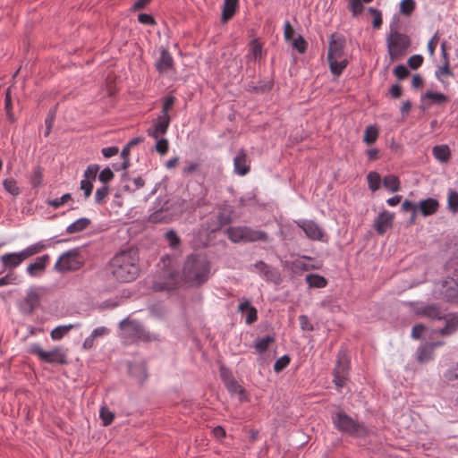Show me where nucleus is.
<instances>
[{"label": "nucleus", "instance_id": "obj_36", "mask_svg": "<svg viewBox=\"0 0 458 458\" xmlns=\"http://www.w3.org/2000/svg\"><path fill=\"white\" fill-rule=\"evenodd\" d=\"M175 97L173 95H167L162 98V109L158 115L171 118L169 114V111L172 109L174 104L175 103Z\"/></svg>", "mask_w": 458, "mask_h": 458}, {"label": "nucleus", "instance_id": "obj_49", "mask_svg": "<svg viewBox=\"0 0 458 458\" xmlns=\"http://www.w3.org/2000/svg\"><path fill=\"white\" fill-rule=\"evenodd\" d=\"M238 311L242 315H257V310L249 300H243L238 305Z\"/></svg>", "mask_w": 458, "mask_h": 458}, {"label": "nucleus", "instance_id": "obj_27", "mask_svg": "<svg viewBox=\"0 0 458 458\" xmlns=\"http://www.w3.org/2000/svg\"><path fill=\"white\" fill-rule=\"evenodd\" d=\"M91 224V221L88 217H81L77 220H75L73 223L69 225L65 232L69 234H73L77 233H81L84 230H86Z\"/></svg>", "mask_w": 458, "mask_h": 458}, {"label": "nucleus", "instance_id": "obj_35", "mask_svg": "<svg viewBox=\"0 0 458 458\" xmlns=\"http://www.w3.org/2000/svg\"><path fill=\"white\" fill-rule=\"evenodd\" d=\"M433 354L434 352L432 350V347H430L428 344H426L418 349L417 360L420 363L428 362L433 359Z\"/></svg>", "mask_w": 458, "mask_h": 458}, {"label": "nucleus", "instance_id": "obj_11", "mask_svg": "<svg viewBox=\"0 0 458 458\" xmlns=\"http://www.w3.org/2000/svg\"><path fill=\"white\" fill-rule=\"evenodd\" d=\"M171 123V118L158 115L152 120L151 127L148 128L146 132L148 136L153 139H158L166 134Z\"/></svg>", "mask_w": 458, "mask_h": 458}, {"label": "nucleus", "instance_id": "obj_19", "mask_svg": "<svg viewBox=\"0 0 458 458\" xmlns=\"http://www.w3.org/2000/svg\"><path fill=\"white\" fill-rule=\"evenodd\" d=\"M432 155L441 164L448 163L452 156L450 147L447 144L434 146Z\"/></svg>", "mask_w": 458, "mask_h": 458}, {"label": "nucleus", "instance_id": "obj_6", "mask_svg": "<svg viewBox=\"0 0 458 458\" xmlns=\"http://www.w3.org/2000/svg\"><path fill=\"white\" fill-rule=\"evenodd\" d=\"M28 352L37 355L41 361L46 363L58 365L68 363L66 354L60 347H55L51 351H44L38 344H32L30 345Z\"/></svg>", "mask_w": 458, "mask_h": 458}, {"label": "nucleus", "instance_id": "obj_15", "mask_svg": "<svg viewBox=\"0 0 458 458\" xmlns=\"http://www.w3.org/2000/svg\"><path fill=\"white\" fill-rule=\"evenodd\" d=\"M250 171V165L247 161V154L243 148L240 149L233 158V172L244 176Z\"/></svg>", "mask_w": 458, "mask_h": 458}, {"label": "nucleus", "instance_id": "obj_60", "mask_svg": "<svg viewBox=\"0 0 458 458\" xmlns=\"http://www.w3.org/2000/svg\"><path fill=\"white\" fill-rule=\"evenodd\" d=\"M369 12L373 15L372 25L374 29H379L382 25V13L378 9L369 7Z\"/></svg>", "mask_w": 458, "mask_h": 458}, {"label": "nucleus", "instance_id": "obj_42", "mask_svg": "<svg viewBox=\"0 0 458 458\" xmlns=\"http://www.w3.org/2000/svg\"><path fill=\"white\" fill-rule=\"evenodd\" d=\"M45 248H46V244H44L42 242H38L34 244L28 246L27 248L23 249L21 251L24 259H27L28 258L38 253Z\"/></svg>", "mask_w": 458, "mask_h": 458}, {"label": "nucleus", "instance_id": "obj_62", "mask_svg": "<svg viewBox=\"0 0 458 458\" xmlns=\"http://www.w3.org/2000/svg\"><path fill=\"white\" fill-rule=\"evenodd\" d=\"M290 357L288 355H284L283 357L279 358L274 365V370L276 373L281 372L284 370L290 363Z\"/></svg>", "mask_w": 458, "mask_h": 458}, {"label": "nucleus", "instance_id": "obj_57", "mask_svg": "<svg viewBox=\"0 0 458 458\" xmlns=\"http://www.w3.org/2000/svg\"><path fill=\"white\" fill-rule=\"evenodd\" d=\"M109 192V188L106 184H104L100 188L97 189L95 193V202L97 204H101L104 202L105 199L107 197Z\"/></svg>", "mask_w": 458, "mask_h": 458}, {"label": "nucleus", "instance_id": "obj_10", "mask_svg": "<svg viewBox=\"0 0 458 458\" xmlns=\"http://www.w3.org/2000/svg\"><path fill=\"white\" fill-rule=\"evenodd\" d=\"M297 225L301 228L306 235L311 241H323L325 232L323 228L315 221L309 219H301L296 221Z\"/></svg>", "mask_w": 458, "mask_h": 458}, {"label": "nucleus", "instance_id": "obj_29", "mask_svg": "<svg viewBox=\"0 0 458 458\" xmlns=\"http://www.w3.org/2000/svg\"><path fill=\"white\" fill-rule=\"evenodd\" d=\"M130 373L135 377L140 383L147 378V366L145 362L134 363L129 367Z\"/></svg>", "mask_w": 458, "mask_h": 458}, {"label": "nucleus", "instance_id": "obj_30", "mask_svg": "<svg viewBox=\"0 0 458 458\" xmlns=\"http://www.w3.org/2000/svg\"><path fill=\"white\" fill-rule=\"evenodd\" d=\"M305 281L310 288H324L327 285V280L323 276L318 274H309Z\"/></svg>", "mask_w": 458, "mask_h": 458}, {"label": "nucleus", "instance_id": "obj_12", "mask_svg": "<svg viewBox=\"0 0 458 458\" xmlns=\"http://www.w3.org/2000/svg\"><path fill=\"white\" fill-rule=\"evenodd\" d=\"M440 293L446 301L458 303V283L453 278L442 282Z\"/></svg>", "mask_w": 458, "mask_h": 458}, {"label": "nucleus", "instance_id": "obj_1", "mask_svg": "<svg viewBox=\"0 0 458 458\" xmlns=\"http://www.w3.org/2000/svg\"><path fill=\"white\" fill-rule=\"evenodd\" d=\"M108 270L120 283L134 281L140 274V256L136 248L117 252L108 262Z\"/></svg>", "mask_w": 458, "mask_h": 458}, {"label": "nucleus", "instance_id": "obj_33", "mask_svg": "<svg viewBox=\"0 0 458 458\" xmlns=\"http://www.w3.org/2000/svg\"><path fill=\"white\" fill-rule=\"evenodd\" d=\"M384 187L391 192H396L401 189V182L399 178L394 174L386 175L383 178Z\"/></svg>", "mask_w": 458, "mask_h": 458}, {"label": "nucleus", "instance_id": "obj_31", "mask_svg": "<svg viewBox=\"0 0 458 458\" xmlns=\"http://www.w3.org/2000/svg\"><path fill=\"white\" fill-rule=\"evenodd\" d=\"M244 226H231L226 230V235L233 242H245Z\"/></svg>", "mask_w": 458, "mask_h": 458}, {"label": "nucleus", "instance_id": "obj_14", "mask_svg": "<svg viewBox=\"0 0 458 458\" xmlns=\"http://www.w3.org/2000/svg\"><path fill=\"white\" fill-rule=\"evenodd\" d=\"M25 260L21 251L9 252L0 257V261L4 270H11L18 267Z\"/></svg>", "mask_w": 458, "mask_h": 458}, {"label": "nucleus", "instance_id": "obj_61", "mask_svg": "<svg viewBox=\"0 0 458 458\" xmlns=\"http://www.w3.org/2000/svg\"><path fill=\"white\" fill-rule=\"evenodd\" d=\"M98 170H99V165L97 164H92V165H88L87 169L84 171V179L95 181Z\"/></svg>", "mask_w": 458, "mask_h": 458}, {"label": "nucleus", "instance_id": "obj_5", "mask_svg": "<svg viewBox=\"0 0 458 458\" xmlns=\"http://www.w3.org/2000/svg\"><path fill=\"white\" fill-rule=\"evenodd\" d=\"M410 45L411 39L408 35L399 32L396 29L391 27L386 36L387 52L391 60H397L404 55Z\"/></svg>", "mask_w": 458, "mask_h": 458}, {"label": "nucleus", "instance_id": "obj_52", "mask_svg": "<svg viewBox=\"0 0 458 458\" xmlns=\"http://www.w3.org/2000/svg\"><path fill=\"white\" fill-rule=\"evenodd\" d=\"M416 7L414 0H403L400 4V12L404 15H411Z\"/></svg>", "mask_w": 458, "mask_h": 458}, {"label": "nucleus", "instance_id": "obj_41", "mask_svg": "<svg viewBox=\"0 0 458 458\" xmlns=\"http://www.w3.org/2000/svg\"><path fill=\"white\" fill-rule=\"evenodd\" d=\"M378 137V129L375 125H369L366 127L364 135H363V141L368 144H373Z\"/></svg>", "mask_w": 458, "mask_h": 458}, {"label": "nucleus", "instance_id": "obj_26", "mask_svg": "<svg viewBox=\"0 0 458 458\" xmlns=\"http://www.w3.org/2000/svg\"><path fill=\"white\" fill-rule=\"evenodd\" d=\"M411 305L417 311V315H439V309L437 304H424L423 302H412Z\"/></svg>", "mask_w": 458, "mask_h": 458}, {"label": "nucleus", "instance_id": "obj_37", "mask_svg": "<svg viewBox=\"0 0 458 458\" xmlns=\"http://www.w3.org/2000/svg\"><path fill=\"white\" fill-rule=\"evenodd\" d=\"M382 181L380 174L376 171H370L367 174L368 187L372 191H376L380 188Z\"/></svg>", "mask_w": 458, "mask_h": 458}, {"label": "nucleus", "instance_id": "obj_43", "mask_svg": "<svg viewBox=\"0 0 458 458\" xmlns=\"http://www.w3.org/2000/svg\"><path fill=\"white\" fill-rule=\"evenodd\" d=\"M45 248H46V244H44L42 242H38L34 244L28 246L27 248L23 249L21 251L24 259H27L28 258L38 253Z\"/></svg>", "mask_w": 458, "mask_h": 458}, {"label": "nucleus", "instance_id": "obj_51", "mask_svg": "<svg viewBox=\"0 0 458 458\" xmlns=\"http://www.w3.org/2000/svg\"><path fill=\"white\" fill-rule=\"evenodd\" d=\"M254 267L257 271L264 276L265 278L270 279L272 277V270L270 267L262 260H259L254 264Z\"/></svg>", "mask_w": 458, "mask_h": 458}, {"label": "nucleus", "instance_id": "obj_17", "mask_svg": "<svg viewBox=\"0 0 458 458\" xmlns=\"http://www.w3.org/2000/svg\"><path fill=\"white\" fill-rule=\"evenodd\" d=\"M438 208L439 202L437 199L434 198H427L418 203V211L423 216H429L436 214Z\"/></svg>", "mask_w": 458, "mask_h": 458}, {"label": "nucleus", "instance_id": "obj_22", "mask_svg": "<svg viewBox=\"0 0 458 458\" xmlns=\"http://www.w3.org/2000/svg\"><path fill=\"white\" fill-rule=\"evenodd\" d=\"M239 7V0H224L222 10V22H226L232 19Z\"/></svg>", "mask_w": 458, "mask_h": 458}, {"label": "nucleus", "instance_id": "obj_21", "mask_svg": "<svg viewBox=\"0 0 458 458\" xmlns=\"http://www.w3.org/2000/svg\"><path fill=\"white\" fill-rule=\"evenodd\" d=\"M40 303V296L36 291H30L22 303V309L28 313L33 312Z\"/></svg>", "mask_w": 458, "mask_h": 458}, {"label": "nucleus", "instance_id": "obj_4", "mask_svg": "<svg viewBox=\"0 0 458 458\" xmlns=\"http://www.w3.org/2000/svg\"><path fill=\"white\" fill-rule=\"evenodd\" d=\"M119 326L122 331V335L124 338L144 343L158 340L157 335L147 331L140 322L134 319H131L130 317H127L122 320Z\"/></svg>", "mask_w": 458, "mask_h": 458}, {"label": "nucleus", "instance_id": "obj_16", "mask_svg": "<svg viewBox=\"0 0 458 458\" xmlns=\"http://www.w3.org/2000/svg\"><path fill=\"white\" fill-rule=\"evenodd\" d=\"M311 260V257L304 255L301 258L292 261L290 268L294 274H301L305 271L318 269V266L310 263Z\"/></svg>", "mask_w": 458, "mask_h": 458}, {"label": "nucleus", "instance_id": "obj_3", "mask_svg": "<svg viewBox=\"0 0 458 458\" xmlns=\"http://www.w3.org/2000/svg\"><path fill=\"white\" fill-rule=\"evenodd\" d=\"M345 38L343 35L332 33L328 38L327 62L329 70L335 77H339L348 65L344 57Z\"/></svg>", "mask_w": 458, "mask_h": 458}, {"label": "nucleus", "instance_id": "obj_53", "mask_svg": "<svg viewBox=\"0 0 458 458\" xmlns=\"http://www.w3.org/2000/svg\"><path fill=\"white\" fill-rule=\"evenodd\" d=\"M443 75L454 76V72L450 69V64L443 63L435 72L436 78L441 82H443Z\"/></svg>", "mask_w": 458, "mask_h": 458}, {"label": "nucleus", "instance_id": "obj_45", "mask_svg": "<svg viewBox=\"0 0 458 458\" xmlns=\"http://www.w3.org/2000/svg\"><path fill=\"white\" fill-rule=\"evenodd\" d=\"M4 189L11 195L16 197L21 193V190L13 178H6L3 182Z\"/></svg>", "mask_w": 458, "mask_h": 458}, {"label": "nucleus", "instance_id": "obj_34", "mask_svg": "<svg viewBox=\"0 0 458 458\" xmlns=\"http://www.w3.org/2000/svg\"><path fill=\"white\" fill-rule=\"evenodd\" d=\"M78 325L69 324L59 326L54 328L51 333V338L54 341L61 340L64 335H66L72 328L76 327Z\"/></svg>", "mask_w": 458, "mask_h": 458}, {"label": "nucleus", "instance_id": "obj_8", "mask_svg": "<svg viewBox=\"0 0 458 458\" xmlns=\"http://www.w3.org/2000/svg\"><path fill=\"white\" fill-rule=\"evenodd\" d=\"M82 264L78 250L72 249L59 257L55 264V269L62 273L75 271L80 269Z\"/></svg>", "mask_w": 458, "mask_h": 458}, {"label": "nucleus", "instance_id": "obj_46", "mask_svg": "<svg viewBox=\"0 0 458 458\" xmlns=\"http://www.w3.org/2000/svg\"><path fill=\"white\" fill-rule=\"evenodd\" d=\"M262 55V46L258 39H253L250 43V53L249 58H253L255 61L261 58Z\"/></svg>", "mask_w": 458, "mask_h": 458}, {"label": "nucleus", "instance_id": "obj_63", "mask_svg": "<svg viewBox=\"0 0 458 458\" xmlns=\"http://www.w3.org/2000/svg\"><path fill=\"white\" fill-rule=\"evenodd\" d=\"M423 56L421 55H413L409 57L407 64L411 69L416 70L423 64Z\"/></svg>", "mask_w": 458, "mask_h": 458}, {"label": "nucleus", "instance_id": "obj_28", "mask_svg": "<svg viewBox=\"0 0 458 458\" xmlns=\"http://www.w3.org/2000/svg\"><path fill=\"white\" fill-rule=\"evenodd\" d=\"M201 168H202L201 160H185L184 165L182 168V174L183 176L199 174L201 172Z\"/></svg>", "mask_w": 458, "mask_h": 458}, {"label": "nucleus", "instance_id": "obj_50", "mask_svg": "<svg viewBox=\"0 0 458 458\" xmlns=\"http://www.w3.org/2000/svg\"><path fill=\"white\" fill-rule=\"evenodd\" d=\"M69 200H72V195L70 193H65L60 198L47 199V204L54 208H58Z\"/></svg>", "mask_w": 458, "mask_h": 458}, {"label": "nucleus", "instance_id": "obj_20", "mask_svg": "<svg viewBox=\"0 0 458 458\" xmlns=\"http://www.w3.org/2000/svg\"><path fill=\"white\" fill-rule=\"evenodd\" d=\"M49 261V255L48 254H44L40 257H38L35 260V262L33 263H30L28 267H27V273L30 276H36V273L37 272H43L45 271L47 266V263Z\"/></svg>", "mask_w": 458, "mask_h": 458}, {"label": "nucleus", "instance_id": "obj_47", "mask_svg": "<svg viewBox=\"0 0 458 458\" xmlns=\"http://www.w3.org/2000/svg\"><path fill=\"white\" fill-rule=\"evenodd\" d=\"M225 386L232 394H238L239 399L241 401L243 400L245 390L235 379L233 381H228Z\"/></svg>", "mask_w": 458, "mask_h": 458}, {"label": "nucleus", "instance_id": "obj_2", "mask_svg": "<svg viewBox=\"0 0 458 458\" xmlns=\"http://www.w3.org/2000/svg\"><path fill=\"white\" fill-rule=\"evenodd\" d=\"M211 263L202 253H191L187 256L182 271V281L192 287H199L209 278Z\"/></svg>", "mask_w": 458, "mask_h": 458}, {"label": "nucleus", "instance_id": "obj_24", "mask_svg": "<svg viewBox=\"0 0 458 458\" xmlns=\"http://www.w3.org/2000/svg\"><path fill=\"white\" fill-rule=\"evenodd\" d=\"M393 215L387 211L381 212L375 221V229L380 234L384 233L387 227L391 225Z\"/></svg>", "mask_w": 458, "mask_h": 458}, {"label": "nucleus", "instance_id": "obj_25", "mask_svg": "<svg viewBox=\"0 0 458 458\" xmlns=\"http://www.w3.org/2000/svg\"><path fill=\"white\" fill-rule=\"evenodd\" d=\"M245 242H267L268 240L267 233L264 231L254 230L249 226H244Z\"/></svg>", "mask_w": 458, "mask_h": 458}, {"label": "nucleus", "instance_id": "obj_55", "mask_svg": "<svg viewBox=\"0 0 458 458\" xmlns=\"http://www.w3.org/2000/svg\"><path fill=\"white\" fill-rule=\"evenodd\" d=\"M99 416L103 420L104 426L110 425L114 419V414L106 407H102L100 409Z\"/></svg>", "mask_w": 458, "mask_h": 458}, {"label": "nucleus", "instance_id": "obj_39", "mask_svg": "<svg viewBox=\"0 0 458 458\" xmlns=\"http://www.w3.org/2000/svg\"><path fill=\"white\" fill-rule=\"evenodd\" d=\"M373 0H348V8L350 12L352 13V16H358L360 15L363 10V3L369 4L371 3Z\"/></svg>", "mask_w": 458, "mask_h": 458}, {"label": "nucleus", "instance_id": "obj_9", "mask_svg": "<svg viewBox=\"0 0 458 458\" xmlns=\"http://www.w3.org/2000/svg\"><path fill=\"white\" fill-rule=\"evenodd\" d=\"M349 373L348 359L344 352H340L337 356V364L334 373V382L336 387L342 388L347 379Z\"/></svg>", "mask_w": 458, "mask_h": 458}, {"label": "nucleus", "instance_id": "obj_38", "mask_svg": "<svg viewBox=\"0 0 458 458\" xmlns=\"http://www.w3.org/2000/svg\"><path fill=\"white\" fill-rule=\"evenodd\" d=\"M275 342V338L272 335H267L266 337H263L261 339H259L255 343V350L259 354L265 353L271 344Z\"/></svg>", "mask_w": 458, "mask_h": 458}, {"label": "nucleus", "instance_id": "obj_23", "mask_svg": "<svg viewBox=\"0 0 458 458\" xmlns=\"http://www.w3.org/2000/svg\"><path fill=\"white\" fill-rule=\"evenodd\" d=\"M176 276L174 273H169L168 276L164 278V280L161 278L155 280L153 283V288L155 291H169L174 288Z\"/></svg>", "mask_w": 458, "mask_h": 458}, {"label": "nucleus", "instance_id": "obj_56", "mask_svg": "<svg viewBox=\"0 0 458 458\" xmlns=\"http://www.w3.org/2000/svg\"><path fill=\"white\" fill-rule=\"evenodd\" d=\"M55 114H56L55 108L50 109L46 119H45V124H46V131L44 133L45 137H47L51 132L52 126H53V123H54V121L55 118Z\"/></svg>", "mask_w": 458, "mask_h": 458}, {"label": "nucleus", "instance_id": "obj_13", "mask_svg": "<svg viewBox=\"0 0 458 458\" xmlns=\"http://www.w3.org/2000/svg\"><path fill=\"white\" fill-rule=\"evenodd\" d=\"M174 62L170 52L165 48H160V56L155 63L156 70L159 73H165L168 71L174 69Z\"/></svg>", "mask_w": 458, "mask_h": 458}, {"label": "nucleus", "instance_id": "obj_7", "mask_svg": "<svg viewBox=\"0 0 458 458\" xmlns=\"http://www.w3.org/2000/svg\"><path fill=\"white\" fill-rule=\"evenodd\" d=\"M333 423L339 431L351 436H361L366 433V428L362 423L355 421L344 411H338L333 417Z\"/></svg>", "mask_w": 458, "mask_h": 458}, {"label": "nucleus", "instance_id": "obj_64", "mask_svg": "<svg viewBox=\"0 0 458 458\" xmlns=\"http://www.w3.org/2000/svg\"><path fill=\"white\" fill-rule=\"evenodd\" d=\"M443 377L448 382L458 379V363L454 368L447 369Z\"/></svg>", "mask_w": 458, "mask_h": 458}, {"label": "nucleus", "instance_id": "obj_18", "mask_svg": "<svg viewBox=\"0 0 458 458\" xmlns=\"http://www.w3.org/2000/svg\"><path fill=\"white\" fill-rule=\"evenodd\" d=\"M122 181L124 182L123 189L125 191L134 192L137 190L142 188L145 184V181L141 176L131 178L127 173L122 174Z\"/></svg>", "mask_w": 458, "mask_h": 458}, {"label": "nucleus", "instance_id": "obj_48", "mask_svg": "<svg viewBox=\"0 0 458 458\" xmlns=\"http://www.w3.org/2000/svg\"><path fill=\"white\" fill-rule=\"evenodd\" d=\"M423 98H428L432 101L434 104L441 105L443 103H445L447 101V97L441 92H434L431 90H428Z\"/></svg>", "mask_w": 458, "mask_h": 458}, {"label": "nucleus", "instance_id": "obj_58", "mask_svg": "<svg viewBox=\"0 0 458 458\" xmlns=\"http://www.w3.org/2000/svg\"><path fill=\"white\" fill-rule=\"evenodd\" d=\"M293 47L296 49L300 54H303L307 50L308 43L303 38V37L300 35L298 38L293 39Z\"/></svg>", "mask_w": 458, "mask_h": 458}, {"label": "nucleus", "instance_id": "obj_44", "mask_svg": "<svg viewBox=\"0 0 458 458\" xmlns=\"http://www.w3.org/2000/svg\"><path fill=\"white\" fill-rule=\"evenodd\" d=\"M165 239L171 249H177L181 245V238L174 229L168 230L165 233Z\"/></svg>", "mask_w": 458, "mask_h": 458}, {"label": "nucleus", "instance_id": "obj_32", "mask_svg": "<svg viewBox=\"0 0 458 458\" xmlns=\"http://www.w3.org/2000/svg\"><path fill=\"white\" fill-rule=\"evenodd\" d=\"M458 328V317H451L446 320L445 326L440 329H433L434 333L438 332L441 335H450L454 333Z\"/></svg>", "mask_w": 458, "mask_h": 458}, {"label": "nucleus", "instance_id": "obj_59", "mask_svg": "<svg viewBox=\"0 0 458 458\" xmlns=\"http://www.w3.org/2000/svg\"><path fill=\"white\" fill-rule=\"evenodd\" d=\"M155 140H157V143H156L157 152L159 153L160 155L166 154L168 151V148H169L168 140L165 138H164L163 136L158 139H155Z\"/></svg>", "mask_w": 458, "mask_h": 458}, {"label": "nucleus", "instance_id": "obj_40", "mask_svg": "<svg viewBox=\"0 0 458 458\" xmlns=\"http://www.w3.org/2000/svg\"><path fill=\"white\" fill-rule=\"evenodd\" d=\"M447 208L453 214L458 213V192L455 190H448Z\"/></svg>", "mask_w": 458, "mask_h": 458}, {"label": "nucleus", "instance_id": "obj_54", "mask_svg": "<svg viewBox=\"0 0 458 458\" xmlns=\"http://www.w3.org/2000/svg\"><path fill=\"white\" fill-rule=\"evenodd\" d=\"M117 306H119V301L117 300V298L109 299V300H106V301L100 302L99 304H98L97 310L99 312H103L106 310H112Z\"/></svg>", "mask_w": 458, "mask_h": 458}]
</instances>
